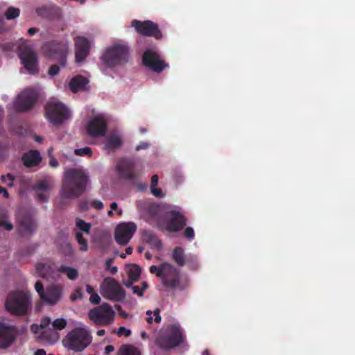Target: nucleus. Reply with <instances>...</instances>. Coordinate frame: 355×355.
<instances>
[{
	"mask_svg": "<svg viewBox=\"0 0 355 355\" xmlns=\"http://www.w3.org/2000/svg\"><path fill=\"white\" fill-rule=\"evenodd\" d=\"M36 227L35 221L28 215H24L19 219V231L22 235H31Z\"/></svg>",
	"mask_w": 355,
	"mask_h": 355,
	"instance_id": "22",
	"label": "nucleus"
},
{
	"mask_svg": "<svg viewBox=\"0 0 355 355\" xmlns=\"http://www.w3.org/2000/svg\"><path fill=\"white\" fill-rule=\"evenodd\" d=\"M116 170L120 176L124 179L134 180L139 175L136 170V163L132 159L123 158L116 164Z\"/></svg>",
	"mask_w": 355,
	"mask_h": 355,
	"instance_id": "17",
	"label": "nucleus"
},
{
	"mask_svg": "<svg viewBox=\"0 0 355 355\" xmlns=\"http://www.w3.org/2000/svg\"><path fill=\"white\" fill-rule=\"evenodd\" d=\"M128 277L133 281H137L141 275V268L136 264L130 266L128 270Z\"/></svg>",
	"mask_w": 355,
	"mask_h": 355,
	"instance_id": "31",
	"label": "nucleus"
},
{
	"mask_svg": "<svg viewBox=\"0 0 355 355\" xmlns=\"http://www.w3.org/2000/svg\"><path fill=\"white\" fill-rule=\"evenodd\" d=\"M149 270L160 278L162 284L167 291H183L189 287L188 278H183L180 270L168 262L162 263L159 266L153 265Z\"/></svg>",
	"mask_w": 355,
	"mask_h": 355,
	"instance_id": "1",
	"label": "nucleus"
},
{
	"mask_svg": "<svg viewBox=\"0 0 355 355\" xmlns=\"http://www.w3.org/2000/svg\"><path fill=\"white\" fill-rule=\"evenodd\" d=\"M172 259L179 266H184L186 264L184 249L181 247L175 248L173 251Z\"/></svg>",
	"mask_w": 355,
	"mask_h": 355,
	"instance_id": "26",
	"label": "nucleus"
},
{
	"mask_svg": "<svg viewBox=\"0 0 355 355\" xmlns=\"http://www.w3.org/2000/svg\"><path fill=\"white\" fill-rule=\"evenodd\" d=\"M2 193L5 198H9V194L7 189L0 186V194Z\"/></svg>",
	"mask_w": 355,
	"mask_h": 355,
	"instance_id": "58",
	"label": "nucleus"
},
{
	"mask_svg": "<svg viewBox=\"0 0 355 355\" xmlns=\"http://www.w3.org/2000/svg\"><path fill=\"white\" fill-rule=\"evenodd\" d=\"M53 327L56 330H62L65 328L67 321L63 318H58L52 323Z\"/></svg>",
	"mask_w": 355,
	"mask_h": 355,
	"instance_id": "40",
	"label": "nucleus"
},
{
	"mask_svg": "<svg viewBox=\"0 0 355 355\" xmlns=\"http://www.w3.org/2000/svg\"><path fill=\"white\" fill-rule=\"evenodd\" d=\"M75 61L77 64L83 63L90 52V44L88 40L83 36L74 38Z\"/></svg>",
	"mask_w": 355,
	"mask_h": 355,
	"instance_id": "20",
	"label": "nucleus"
},
{
	"mask_svg": "<svg viewBox=\"0 0 355 355\" xmlns=\"http://www.w3.org/2000/svg\"><path fill=\"white\" fill-rule=\"evenodd\" d=\"M91 207H94L97 210H100L103 209L104 205L101 200H94L91 201Z\"/></svg>",
	"mask_w": 355,
	"mask_h": 355,
	"instance_id": "48",
	"label": "nucleus"
},
{
	"mask_svg": "<svg viewBox=\"0 0 355 355\" xmlns=\"http://www.w3.org/2000/svg\"><path fill=\"white\" fill-rule=\"evenodd\" d=\"M137 225L133 222L122 223L117 225L114 239L119 244L125 245L137 230Z\"/></svg>",
	"mask_w": 355,
	"mask_h": 355,
	"instance_id": "16",
	"label": "nucleus"
},
{
	"mask_svg": "<svg viewBox=\"0 0 355 355\" xmlns=\"http://www.w3.org/2000/svg\"><path fill=\"white\" fill-rule=\"evenodd\" d=\"M150 191L153 196L157 198H163L164 194L162 193V191L160 189L156 188V187H151Z\"/></svg>",
	"mask_w": 355,
	"mask_h": 355,
	"instance_id": "50",
	"label": "nucleus"
},
{
	"mask_svg": "<svg viewBox=\"0 0 355 355\" xmlns=\"http://www.w3.org/2000/svg\"><path fill=\"white\" fill-rule=\"evenodd\" d=\"M5 307L12 315L22 316L28 314L31 309V294L23 290L10 291L7 296Z\"/></svg>",
	"mask_w": 355,
	"mask_h": 355,
	"instance_id": "5",
	"label": "nucleus"
},
{
	"mask_svg": "<svg viewBox=\"0 0 355 355\" xmlns=\"http://www.w3.org/2000/svg\"><path fill=\"white\" fill-rule=\"evenodd\" d=\"M88 317L98 326H107L114 321L115 312L110 304L103 303L91 309L88 313Z\"/></svg>",
	"mask_w": 355,
	"mask_h": 355,
	"instance_id": "10",
	"label": "nucleus"
},
{
	"mask_svg": "<svg viewBox=\"0 0 355 355\" xmlns=\"http://www.w3.org/2000/svg\"><path fill=\"white\" fill-rule=\"evenodd\" d=\"M42 338L46 340L51 344L55 343L58 340V334L54 331H44L42 334Z\"/></svg>",
	"mask_w": 355,
	"mask_h": 355,
	"instance_id": "34",
	"label": "nucleus"
},
{
	"mask_svg": "<svg viewBox=\"0 0 355 355\" xmlns=\"http://www.w3.org/2000/svg\"><path fill=\"white\" fill-rule=\"evenodd\" d=\"M183 341V332L180 324H173L157 335L155 343L159 348L168 350L179 346Z\"/></svg>",
	"mask_w": 355,
	"mask_h": 355,
	"instance_id": "6",
	"label": "nucleus"
},
{
	"mask_svg": "<svg viewBox=\"0 0 355 355\" xmlns=\"http://www.w3.org/2000/svg\"><path fill=\"white\" fill-rule=\"evenodd\" d=\"M159 311H160L158 309L155 310V311L153 312V315L155 316V318H153V317L152 316L153 312L151 311H146L147 317L146 319L147 322L148 324H151L153 321H155L157 323L160 322L162 318H161V315H159Z\"/></svg>",
	"mask_w": 355,
	"mask_h": 355,
	"instance_id": "33",
	"label": "nucleus"
},
{
	"mask_svg": "<svg viewBox=\"0 0 355 355\" xmlns=\"http://www.w3.org/2000/svg\"><path fill=\"white\" fill-rule=\"evenodd\" d=\"M75 237L77 242L80 245V250L82 251H87L88 249L87 242V240L83 237L82 232H76Z\"/></svg>",
	"mask_w": 355,
	"mask_h": 355,
	"instance_id": "35",
	"label": "nucleus"
},
{
	"mask_svg": "<svg viewBox=\"0 0 355 355\" xmlns=\"http://www.w3.org/2000/svg\"><path fill=\"white\" fill-rule=\"evenodd\" d=\"M51 323V319L48 317L43 318L41 321L40 328L45 329Z\"/></svg>",
	"mask_w": 355,
	"mask_h": 355,
	"instance_id": "52",
	"label": "nucleus"
},
{
	"mask_svg": "<svg viewBox=\"0 0 355 355\" xmlns=\"http://www.w3.org/2000/svg\"><path fill=\"white\" fill-rule=\"evenodd\" d=\"M38 31V29L36 28H30L28 30V33L30 35H33L34 34H35Z\"/></svg>",
	"mask_w": 355,
	"mask_h": 355,
	"instance_id": "64",
	"label": "nucleus"
},
{
	"mask_svg": "<svg viewBox=\"0 0 355 355\" xmlns=\"http://www.w3.org/2000/svg\"><path fill=\"white\" fill-rule=\"evenodd\" d=\"M76 226L78 227L81 231L89 234V230L91 228V224L86 223L85 220L82 219H77L76 220Z\"/></svg>",
	"mask_w": 355,
	"mask_h": 355,
	"instance_id": "38",
	"label": "nucleus"
},
{
	"mask_svg": "<svg viewBox=\"0 0 355 355\" xmlns=\"http://www.w3.org/2000/svg\"><path fill=\"white\" fill-rule=\"evenodd\" d=\"M35 289L42 302L49 305L56 304L62 295V288L60 286L51 285L44 288L41 281L36 282Z\"/></svg>",
	"mask_w": 355,
	"mask_h": 355,
	"instance_id": "11",
	"label": "nucleus"
},
{
	"mask_svg": "<svg viewBox=\"0 0 355 355\" xmlns=\"http://www.w3.org/2000/svg\"><path fill=\"white\" fill-rule=\"evenodd\" d=\"M46 118L53 125H60L71 117L69 109L62 103L51 101L45 106Z\"/></svg>",
	"mask_w": 355,
	"mask_h": 355,
	"instance_id": "8",
	"label": "nucleus"
},
{
	"mask_svg": "<svg viewBox=\"0 0 355 355\" xmlns=\"http://www.w3.org/2000/svg\"><path fill=\"white\" fill-rule=\"evenodd\" d=\"M22 160L24 166L26 167H33L37 166L40 163L42 157L38 150H30L24 155Z\"/></svg>",
	"mask_w": 355,
	"mask_h": 355,
	"instance_id": "23",
	"label": "nucleus"
},
{
	"mask_svg": "<svg viewBox=\"0 0 355 355\" xmlns=\"http://www.w3.org/2000/svg\"><path fill=\"white\" fill-rule=\"evenodd\" d=\"M0 227H3L8 231L12 230L13 225L8 220V216L6 215H3L2 218L0 219Z\"/></svg>",
	"mask_w": 355,
	"mask_h": 355,
	"instance_id": "41",
	"label": "nucleus"
},
{
	"mask_svg": "<svg viewBox=\"0 0 355 355\" xmlns=\"http://www.w3.org/2000/svg\"><path fill=\"white\" fill-rule=\"evenodd\" d=\"M45 193L46 192H36L37 199L40 202H46L48 200L49 196Z\"/></svg>",
	"mask_w": 355,
	"mask_h": 355,
	"instance_id": "47",
	"label": "nucleus"
},
{
	"mask_svg": "<svg viewBox=\"0 0 355 355\" xmlns=\"http://www.w3.org/2000/svg\"><path fill=\"white\" fill-rule=\"evenodd\" d=\"M60 195L64 198H76L86 189L89 176L82 169L67 168L64 172Z\"/></svg>",
	"mask_w": 355,
	"mask_h": 355,
	"instance_id": "2",
	"label": "nucleus"
},
{
	"mask_svg": "<svg viewBox=\"0 0 355 355\" xmlns=\"http://www.w3.org/2000/svg\"><path fill=\"white\" fill-rule=\"evenodd\" d=\"M42 50L45 56L55 59L59 65H51L48 71V74L54 76L58 74L60 67H64L67 64V58L69 53V46L67 44L57 41H50L44 43Z\"/></svg>",
	"mask_w": 355,
	"mask_h": 355,
	"instance_id": "3",
	"label": "nucleus"
},
{
	"mask_svg": "<svg viewBox=\"0 0 355 355\" xmlns=\"http://www.w3.org/2000/svg\"><path fill=\"white\" fill-rule=\"evenodd\" d=\"M50 268V264L38 263L35 266V270L39 276L43 278H48V276L49 275Z\"/></svg>",
	"mask_w": 355,
	"mask_h": 355,
	"instance_id": "29",
	"label": "nucleus"
},
{
	"mask_svg": "<svg viewBox=\"0 0 355 355\" xmlns=\"http://www.w3.org/2000/svg\"><path fill=\"white\" fill-rule=\"evenodd\" d=\"M91 207V202L83 201L80 204V207L83 211H86Z\"/></svg>",
	"mask_w": 355,
	"mask_h": 355,
	"instance_id": "54",
	"label": "nucleus"
},
{
	"mask_svg": "<svg viewBox=\"0 0 355 355\" xmlns=\"http://www.w3.org/2000/svg\"><path fill=\"white\" fill-rule=\"evenodd\" d=\"M38 329H39V326L36 324H33L31 326V330L32 332L36 334L37 333L38 331Z\"/></svg>",
	"mask_w": 355,
	"mask_h": 355,
	"instance_id": "63",
	"label": "nucleus"
},
{
	"mask_svg": "<svg viewBox=\"0 0 355 355\" xmlns=\"http://www.w3.org/2000/svg\"><path fill=\"white\" fill-rule=\"evenodd\" d=\"M51 265V268H49V275L48 276V278L49 277H51V278H55V276H58V271L56 270V272L55 271V266L53 264H50Z\"/></svg>",
	"mask_w": 355,
	"mask_h": 355,
	"instance_id": "53",
	"label": "nucleus"
},
{
	"mask_svg": "<svg viewBox=\"0 0 355 355\" xmlns=\"http://www.w3.org/2000/svg\"><path fill=\"white\" fill-rule=\"evenodd\" d=\"M83 296V293L80 288H78L74 291V293L71 295V300L75 301L78 299H81Z\"/></svg>",
	"mask_w": 355,
	"mask_h": 355,
	"instance_id": "45",
	"label": "nucleus"
},
{
	"mask_svg": "<svg viewBox=\"0 0 355 355\" xmlns=\"http://www.w3.org/2000/svg\"><path fill=\"white\" fill-rule=\"evenodd\" d=\"M50 189L51 186L47 180L38 181L33 187V189L36 192H48Z\"/></svg>",
	"mask_w": 355,
	"mask_h": 355,
	"instance_id": "30",
	"label": "nucleus"
},
{
	"mask_svg": "<svg viewBox=\"0 0 355 355\" xmlns=\"http://www.w3.org/2000/svg\"><path fill=\"white\" fill-rule=\"evenodd\" d=\"M122 144L121 139L119 137L112 135L106 139L105 146L107 149H116Z\"/></svg>",
	"mask_w": 355,
	"mask_h": 355,
	"instance_id": "28",
	"label": "nucleus"
},
{
	"mask_svg": "<svg viewBox=\"0 0 355 355\" xmlns=\"http://www.w3.org/2000/svg\"><path fill=\"white\" fill-rule=\"evenodd\" d=\"M114 349V347L111 345H107L105 348V353L106 354H109L110 352H113Z\"/></svg>",
	"mask_w": 355,
	"mask_h": 355,
	"instance_id": "61",
	"label": "nucleus"
},
{
	"mask_svg": "<svg viewBox=\"0 0 355 355\" xmlns=\"http://www.w3.org/2000/svg\"><path fill=\"white\" fill-rule=\"evenodd\" d=\"M57 271L65 274L70 280H75L78 277V270L69 266L62 265L57 269Z\"/></svg>",
	"mask_w": 355,
	"mask_h": 355,
	"instance_id": "27",
	"label": "nucleus"
},
{
	"mask_svg": "<svg viewBox=\"0 0 355 355\" xmlns=\"http://www.w3.org/2000/svg\"><path fill=\"white\" fill-rule=\"evenodd\" d=\"M130 47L125 44H114L107 47L100 59L107 68L124 67L130 60Z\"/></svg>",
	"mask_w": 355,
	"mask_h": 355,
	"instance_id": "4",
	"label": "nucleus"
},
{
	"mask_svg": "<svg viewBox=\"0 0 355 355\" xmlns=\"http://www.w3.org/2000/svg\"><path fill=\"white\" fill-rule=\"evenodd\" d=\"M131 334L130 330L126 329L124 327H120L117 331V335L119 336H124L125 337H128Z\"/></svg>",
	"mask_w": 355,
	"mask_h": 355,
	"instance_id": "46",
	"label": "nucleus"
},
{
	"mask_svg": "<svg viewBox=\"0 0 355 355\" xmlns=\"http://www.w3.org/2000/svg\"><path fill=\"white\" fill-rule=\"evenodd\" d=\"M20 14L19 8L14 7H10L7 9L5 12V16L7 19H12L17 18Z\"/></svg>",
	"mask_w": 355,
	"mask_h": 355,
	"instance_id": "36",
	"label": "nucleus"
},
{
	"mask_svg": "<svg viewBox=\"0 0 355 355\" xmlns=\"http://www.w3.org/2000/svg\"><path fill=\"white\" fill-rule=\"evenodd\" d=\"M113 262V259L110 258L106 260L105 261V269L107 270H109L111 274L114 275L118 271V268L116 266H111L112 263Z\"/></svg>",
	"mask_w": 355,
	"mask_h": 355,
	"instance_id": "43",
	"label": "nucleus"
},
{
	"mask_svg": "<svg viewBox=\"0 0 355 355\" xmlns=\"http://www.w3.org/2000/svg\"><path fill=\"white\" fill-rule=\"evenodd\" d=\"M19 57L29 73L36 74L38 73L37 56L33 49L28 46L22 48L19 51Z\"/></svg>",
	"mask_w": 355,
	"mask_h": 355,
	"instance_id": "15",
	"label": "nucleus"
},
{
	"mask_svg": "<svg viewBox=\"0 0 355 355\" xmlns=\"http://www.w3.org/2000/svg\"><path fill=\"white\" fill-rule=\"evenodd\" d=\"M38 98L35 89L27 88L22 91L13 103V107L17 112H26L34 106Z\"/></svg>",
	"mask_w": 355,
	"mask_h": 355,
	"instance_id": "12",
	"label": "nucleus"
},
{
	"mask_svg": "<svg viewBox=\"0 0 355 355\" xmlns=\"http://www.w3.org/2000/svg\"><path fill=\"white\" fill-rule=\"evenodd\" d=\"M119 355H141L139 350L131 345H125L120 349Z\"/></svg>",
	"mask_w": 355,
	"mask_h": 355,
	"instance_id": "32",
	"label": "nucleus"
},
{
	"mask_svg": "<svg viewBox=\"0 0 355 355\" xmlns=\"http://www.w3.org/2000/svg\"><path fill=\"white\" fill-rule=\"evenodd\" d=\"M158 180H159V177L157 175H153L151 178V184H150V188L151 187H157V184H158Z\"/></svg>",
	"mask_w": 355,
	"mask_h": 355,
	"instance_id": "56",
	"label": "nucleus"
},
{
	"mask_svg": "<svg viewBox=\"0 0 355 355\" xmlns=\"http://www.w3.org/2000/svg\"><path fill=\"white\" fill-rule=\"evenodd\" d=\"M132 26L135 28L139 35L153 37L156 40H160L162 37V33L158 25L152 21L146 20L142 21L134 19L132 21Z\"/></svg>",
	"mask_w": 355,
	"mask_h": 355,
	"instance_id": "14",
	"label": "nucleus"
},
{
	"mask_svg": "<svg viewBox=\"0 0 355 355\" xmlns=\"http://www.w3.org/2000/svg\"><path fill=\"white\" fill-rule=\"evenodd\" d=\"M92 152L90 148L84 147L81 148H78L75 150V154L78 156H85L89 155L91 156Z\"/></svg>",
	"mask_w": 355,
	"mask_h": 355,
	"instance_id": "42",
	"label": "nucleus"
},
{
	"mask_svg": "<svg viewBox=\"0 0 355 355\" xmlns=\"http://www.w3.org/2000/svg\"><path fill=\"white\" fill-rule=\"evenodd\" d=\"M34 355H46V353L44 349H38L35 352Z\"/></svg>",
	"mask_w": 355,
	"mask_h": 355,
	"instance_id": "62",
	"label": "nucleus"
},
{
	"mask_svg": "<svg viewBox=\"0 0 355 355\" xmlns=\"http://www.w3.org/2000/svg\"><path fill=\"white\" fill-rule=\"evenodd\" d=\"M86 291H87V293L90 294V295L94 294L96 292L94 291V288L92 286L89 285V284L86 285Z\"/></svg>",
	"mask_w": 355,
	"mask_h": 355,
	"instance_id": "60",
	"label": "nucleus"
},
{
	"mask_svg": "<svg viewBox=\"0 0 355 355\" xmlns=\"http://www.w3.org/2000/svg\"><path fill=\"white\" fill-rule=\"evenodd\" d=\"M49 165L51 167L55 168V167H57L58 166V160L55 158L52 157L50 159Z\"/></svg>",
	"mask_w": 355,
	"mask_h": 355,
	"instance_id": "59",
	"label": "nucleus"
},
{
	"mask_svg": "<svg viewBox=\"0 0 355 355\" xmlns=\"http://www.w3.org/2000/svg\"><path fill=\"white\" fill-rule=\"evenodd\" d=\"M88 83L89 80L87 78L82 76H76L70 80L69 84V89L73 93H76L78 91L84 90Z\"/></svg>",
	"mask_w": 355,
	"mask_h": 355,
	"instance_id": "24",
	"label": "nucleus"
},
{
	"mask_svg": "<svg viewBox=\"0 0 355 355\" xmlns=\"http://www.w3.org/2000/svg\"><path fill=\"white\" fill-rule=\"evenodd\" d=\"M149 147V144L148 142H144V141H142V142H140L137 146H136V150L137 151L140 150H143V149H146Z\"/></svg>",
	"mask_w": 355,
	"mask_h": 355,
	"instance_id": "55",
	"label": "nucleus"
},
{
	"mask_svg": "<svg viewBox=\"0 0 355 355\" xmlns=\"http://www.w3.org/2000/svg\"><path fill=\"white\" fill-rule=\"evenodd\" d=\"M142 238L146 243L150 244L154 249L159 250L162 247V241L151 231H144L142 234Z\"/></svg>",
	"mask_w": 355,
	"mask_h": 355,
	"instance_id": "25",
	"label": "nucleus"
},
{
	"mask_svg": "<svg viewBox=\"0 0 355 355\" xmlns=\"http://www.w3.org/2000/svg\"><path fill=\"white\" fill-rule=\"evenodd\" d=\"M148 285L146 282H142L141 286H132V293L137 295L139 297L144 295V292L148 288Z\"/></svg>",
	"mask_w": 355,
	"mask_h": 355,
	"instance_id": "37",
	"label": "nucleus"
},
{
	"mask_svg": "<svg viewBox=\"0 0 355 355\" xmlns=\"http://www.w3.org/2000/svg\"><path fill=\"white\" fill-rule=\"evenodd\" d=\"M18 331L15 326L0 322V349H6L15 340Z\"/></svg>",
	"mask_w": 355,
	"mask_h": 355,
	"instance_id": "18",
	"label": "nucleus"
},
{
	"mask_svg": "<svg viewBox=\"0 0 355 355\" xmlns=\"http://www.w3.org/2000/svg\"><path fill=\"white\" fill-rule=\"evenodd\" d=\"M167 221L166 230L171 232H176L182 230L187 224L186 218L179 211L172 210L166 214Z\"/></svg>",
	"mask_w": 355,
	"mask_h": 355,
	"instance_id": "19",
	"label": "nucleus"
},
{
	"mask_svg": "<svg viewBox=\"0 0 355 355\" xmlns=\"http://www.w3.org/2000/svg\"><path fill=\"white\" fill-rule=\"evenodd\" d=\"M135 281H133L132 280V279H130L129 277H128V279H127L126 282H123V284L125 287L127 288H132V286H134L132 284H133V282H135Z\"/></svg>",
	"mask_w": 355,
	"mask_h": 355,
	"instance_id": "57",
	"label": "nucleus"
},
{
	"mask_svg": "<svg viewBox=\"0 0 355 355\" xmlns=\"http://www.w3.org/2000/svg\"><path fill=\"white\" fill-rule=\"evenodd\" d=\"M107 129L105 119L101 116H96L88 123L87 132L92 137H98L104 136Z\"/></svg>",
	"mask_w": 355,
	"mask_h": 355,
	"instance_id": "21",
	"label": "nucleus"
},
{
	"mask_svg": "<svg viewBox=\"0 0 355 355\" xmlns=\"http://www.w3.org/2000/svg\"><path fill=\"white\" fill-rule=\"evenodd\" d=\"M92 342L89 333L84 328L77 327L67 334L63 339L65 347L74 352L84 350Z\"/></svg>",
	"mask_w": 355,
	"mask_h": 355,
	"instance_id": "7",
	"label": "nucleus"
},
{
	"mask_svg": "<svg viewBox=\"0 0 355 355\" xmlns=\"http://www.w3.org/2000/svg\"><path fill=\"white\" fill-rule=\"evenodd\" d=\"M89 302L93 304H98L101 302V297L96 292L90 295Z\"/></svg>",
	"mask_w": 355,
	"mask_h": 355,
	"instance_id": "49",
	"label": "nucleus"
},
{
	"mask_svg": "<svg viewBox=\"0 0 355 355\" xmlns=\"http://www.w3.org/2000/svg\"><path fill=\"white\" fill-rule=\"evenodd\" d=\"M142 63L149 70L157 73L169 67V64L165 62L162 55L153 49H147L144 52Z\"/></svg>",
	"mask_w": 355,
	"mask_h": 355,
	"instance_id": "13",
	"label": "nucleus"
},
{
	"mask_svg": "<svg viewBox=\"0 0 355 355\" xmlns=\"http://www.w3.org/2000/svg\"><path fill=\"white\" fill-rule=\"evenodd\" d=\"M6 178H8L10 180V182L8 183V186L11 187L13 186V180H14V178L12 177V175L10 174V173H8L6 176V175H2L1 176V180L3 182H5L6 181Z\"/></svg>",
	"mask_w": 355,
	"mask_h": 355,
	"instance_id": "51",
	"label": "nucleus"
},
{
	"mask_svg": "<svg viewBox=\"0 0 355 355\" xmlns=\"http://www.w3.org/2000/svg\"><path fill=\"white\" fill-rule=\"evenodd\" d=\"M183 235L185 238L188 239L189 240H193L195 236L193 229L191 227H187L184 230Z\"/></svg>",
	"mask_w": 355,
	"mask_h": 355,
	"instance_id": "44",
	"label": "nucleus"
},
{
	"mask_svg": "<svg viewBox=\"0 0 355 355\" xmlns=\"http://www.w3.org/2000/svg\"><path fill=\"white\" fill-rule=\"evenodd\" d=\"M147 212L150 216L157 219L159 216V208L156 205H150L147 208Z\"/></svg>",
	"mask_w": 355,
	"mask_h": 355,
	"instance_id": "39",
	"label": "nucleus"
},
{
	"mask_svg": "<svg viewBox=\"0 0 355 355\" xmlns=\"http://www.w3.org/2000/svg\"><path fill=\"white\" fill-rule=\"evenodd\" d=\"M100 292L104 298L116 302L123 301L126 295L125 291L112 277L104 278L100 286Z\"/></svg>",
	"mask_w": 355,
	"mask_h": 355,
	"instance_id": "9",
	"label": "nucleus"
}]
</instances>
